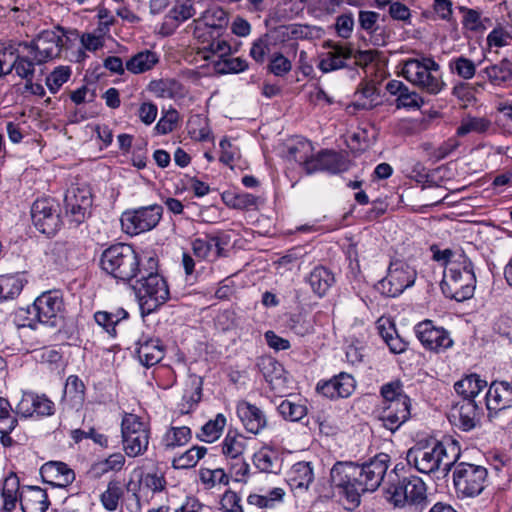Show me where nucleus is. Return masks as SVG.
<instances>
[{"label": "nucleus", "instance_id": "1", "mask_svg": "<svg viewBox=\"0 0 512 512\" xmlns=\"http://www.w3.org/2000/svg\"><path fill=\"white\" fill-rule=\"evenodd\" d=\"M372 460L363 465L353 462H337L331 469L330 478L334 488L345 497L353 510L360 504L361 495L375 491L384 480V465L382 461Z\"/></svg>", "mask_w": 512, "mask_h": 512}, {"label": "nucleus", "instance_id": "2", "mask_svg": "<svg viewBox=\"0 0 512 512\" xmlns=\"http://www.w3.org/2000/svg\"><path fill=\"white\" fill-rule=\"evenodd\" d=\"M460 456L459 442L451 437H445L433 445L409 449L407 462L413 464L421 473L430 474L441 470L446 476Z\"/></svg>", "mask_w": 512, "mask_h": 512}, {"label": "nucleus", "instance_id": "3", "mask_svg": "<svg viewBox=\"0 0 512 512\" xmlns=\"http://www.w3.org/2000/svg\"><path fill=\"white\" fill-rule=\"evenodd\" d=\"M148 257L140 255L130 244L116 243L103 250L99 265L106 274L118 282L129 284L138 278Z\"/></svg>", "mask_w": 512, "mask_h": 512}, {"label": "nucleus", "instance_id": "4", "mask_svg": "<svg viewBox=\"0 0 512 512\" xmlns=\"http://www.w3.org/2000/svg\"><path fill=\"white\" fill-rule=\"evenodd\" d=\"M135 280L133 289L142 314L153 313L169 299L168 284L158 273V259L155 256L149 255L145 259V267Z\"/></svg>", "mask_w": 512, "mask_h": 512}, {"label": "nucleus", "instance_id": "5", "mask_svg": "<svg viewBox=\"0 0 512 512\" xmlns=\"http://www.w3.org/2000/svg\"><path fill=\"white\" fill-rule=\"evenodd\" d=\"M475 283L472 262L464 254H460L458 259L447 267L441 290L446 297L462 302L473 296Z\"/></svg>", "mask_w": 512, "mask_h": 512}, {"label": "nucleus", "instance_id": "6", "mask_svg": "<svg viewBox=\"0 0 512 512\" xmlns=\"http://www.w3.org/2000/svg\"><path fill=\"white\" fill-rule=\"evenodd\" d=\"M400 75L429 95L439 94L446 86L440 65L431 57L410 58L404 61Z\"/></svg>", "mask_w": 512, "mask_h": 512}, {"label": "nucleus", "instance_id": "7", "mask_svg": "<svg viewBox=\"0 0 512 512\" xmlns=\"http://www.w3.org/2000/svg\"><path fill=\"white\" fill-rule=\"evenodd\" d=\"M452 468L453 485L458 498H473L484 490L488 477L484 466L457 461Z\"/></svg>", "mask_w": 512, "mask_h": 512}, {"label": "nucleus", "instance_id": "8", "mask_svg": "<svg viewBox=\"0 0 512 512\" xmlns=\"http://www.w3.org/2000/svg\"><path fill=\"white\" fill-rule=\"evenodd\" d=\"M386 494L389 495L388 501L394 507H405L406 505H420L426 501V485L424 481L417 476L398 477L394 479L391 475L389 486L386 488Z\"/></svg>", "mask_w": 512, "mask_h": 512}, {"label": "nucleus", "instance_id": "9", "mask_svg": "<svg viewBox=\"0 0 512 512\" xmlns=\"http://www.w3.org/2000/svg\"><path fill=\"white\" fill-rule=\"evenodd\" d=\"M27 312L33 316L32 320L43 325L60 326L64 319V301L61 292L58 290L43 292L28 307Z\"/></svg>", "mask_w": 512, "mask_h": 512}, {"label": "nucleus", "instance_id": "10", "mask_svg": "<svg viewBox=\"0 0 512 512\" xmlns=\"http://www.w3.org/2000/svg\"><path fill=\"white\" fill-rule=\"evenodd\" d=\"M56 29L61 32L59 35L54 30H43L30 42H22L19 45L29 51L38 65L45 64L55 58H59L63 47V36L65 29L57 26Z\"/></svg>", "mask_w": 512, "mask_h": 512}, {"label": "nucleus", "instance_id": "11", "mask_svg": "<svg viewBox=\"0 0 512 512\" xmlns=\"http://www.w3.org/2000/svg\"><path fill=\"white\" fill-rule=\"evenodd\" d=\"M410 398L397 380L386 384V429L394 432L410 418Z\"/></svg>", "mask_w": 512, "mask_h": 512}, {"label": "nucleus", "instance_id": "12", "mask_svg": "<svg viewBox=\"0 0 512 512\" xmlns=\"http://www.w3.org/2000/svg\"><path fill=\"white\" fill-rule=\"evenodd\" d=\"M123 449L129 457L145 453L148 448L150 431L135 414H126L121 423Z\"/></svg>", "mask_w": 512, "mask_h": 512}, {"label": "nucleus", "instance_id": "13", "mask_svg": "<svg viewBox=\"0 0 512 512\" xmlns=\"http://www.w3.org/2000/svg\"><path fill=\"white\" fill-rule=\"evenodd\" d=\"M162 213V206L157 204L126 211L121 216V225L127 234L138 235L155 228Z\"/></svg>", "mask_w": 512, "mask_h": 512}, {"label": "nucleus", "instance_id": "14", "mask_svg": "<svg viewBox=\"0 0 512 512\" xmlns=\"http://www.w3.org/2000/svg\"><path fill=\"white\" fill-rule=\"evenodd\" d=\"M417 278L416 269L404 259L392 256L386 269L388 290L386 296L397 297L414 285Z\"/></svg>", "mask_w": 512, "mask_h": 512}, {"label": "nucleus", "instance_id": "15", "mask_svg": "<svg viewBox=\"0 0 512 512\" xmlns=\"http://www.w3.org/2000/svg\"><path fill=\"white\" fill-rule=\"evenodd\" d=\"M31 218L36 229L47 236L55 235L62 224L58 205L49 198L38 199L33 203Z\"/></svg>", "mask_w": 512, "mask_h": 512}, {"label": "nucleus", "instance_id": "16", "mask_svg": "<svg viewBox=\"0 0 512 512\" xmlns=\"http://www.w3.org/2000/svg\"><path fill=\"white\" fill-rule=\"evenodd\" d=\"M223 25L206 24L205 29L195 27L194 36L201 42L199 48L200 54L205 60H209L213 55L225 56L230 52V45L224 39H220Z\"/></svg>", "mask_w": 512, "mask_h": 512}, {"label": "nucleus", "instance_id": "17", "mask_svg": "<svg viewBox=\"0 0 512 512\" xmlns=\"http://www.w3.org/2000/svg\"><path fill=\"white\" fill-rule=\"evenodd\" d=\"M415 333L423 347L435 353H441L452 347L450 333L443 327H437L431 320H424L415 326Z\"/></svg>", "mask_w": 512, "mask_h": 512}, {"label": "nucleus", "instance_id": "18", "mask_svg": "<svg viewBox=\"0 0 512 512\" xmlns=\"http://www.w3.org/2000/svg\"><path fill=\"white\" fill-rule=\"evenodd\" d=\"M386 92V105L395 106L396 109L419 110L425 104L423 97L402 81H389L386 84Z\"/></svg>", "mask_w": 512, "mask_h": 512}, {"label": "nucleus", "instance_id": "19", "mask_svg": "<svg viewBox=\"0 0 512 512\" xmlns=\"http://www.w3.org/2000/svg\"><path fill=\"white\" fill-rule=\"evenodd\" d=\"M485 400L488 411H495L497 420L503 415H507L506 423L512 419V387L509 383L492 382Z\"/></svg>", "mask_w": 512, "mask_h": 512}, {"label": "nucleus", "instance_id": "20", "mask_svg": "<svg viewBox=\"0 0 512 512\" xmlns=\"http://www.w3.org/2000/svg\"><path fill=\"white\" fill-rule=\"evenodd\" d=\"M356 382L352 375L341 372L329 380H322L317 383L316 391L329 398L339 399L349 397L355 390Z\"/></svg>", "mask_w": 512, "mask_h": 512}, {"label": "nucleus", "instance_id": "21", "mask_svg": "<svg viewBox=\"0 0 512 512\" xmlns=\"http://www.w3.org/2000/svg\"><path fill=\"white\" fill-rule=\"evenodd\" d=\"M136 346L138 359L145 367L154 366L164 358L165 347L159 338L142 334Z\"/></svg>", "mask_w": 512, "mask_h": 512}, {"label": "nucleus", "instance_id": "22", "mask_svg": "<svg viewBox=\"0 0 512 512\" xmlns=\"http://www.w3.org/2000/svg\"><path fill=\"white\" fill-rule=\"evenodd\" d=\"M40 474L44 482L65 488L75 480L74 471L64 462L50 461L42 465Z\"/></svg>", "mask_w": 512, "mask_h": 512}, {"label": "nucleus", "instance_id": "23", "mask_svg": "<svg viewBox=\"0 0 512 512\" xmlns=\"http://www.w3.org/2000/svg\"><path fill=\"white\" fill-rule=\"evenodd\" d=\"M196 15L194 0H175L174 6L165 16L161 31L165 35L172 34L180 23Z\"/></svg>", "mask_w": 512, "mask_h": 512}, {"label": "nucleus", "instance_id": "24", "mask_svg": "<svg viewBox=\"0 0 512 512\" xmlns=\"http://www.w3.org/2000/svg\"><path fill=\"white\" fill-rule=\"evenodd\" d=\"M347 168V162L342 155L334 151L323 150L314 157L312 164H308L307 174L318 171L336 174L347 170Z\"/></svg>", "mask_w": 512, "mask_h": 512}, {"label": "nucleus", "instance_id": "25", "mask_svg": "<svg viewBox=\"0 0 512 512\" xmlns=\"http://www.w3.org/2000/svg\"><path fill=\"white\" fill-rule=\"evenodd\" d=\"M478 77L487 79L496 87L512 86V61L503 58L498 63L490 64L479 71Z\"/></svg>", "mask_w": 512, "mask_h": 512}, {"label": "nucleus", "instance_id": "26", "mask_svg": "<svg viewBox=\"0 0 512 512\" xmlns=\"http://www.w3.org/2000/svg\"><path fill=\"white\" fill-rule=\"evenodd\" d=\"M237 415L246 431L252 434H258L267 425V419L263 411L247 401L238 403Z\"/></svg>", "mask_w": 512, "mask_h": 512}, {"label": "nucleus", "instance_id": "27", "mask_svg": "<svg viewBox=\"0 0 512 512\" xmlns=\"http://www.w3.org/2000/svg\"><path fill=\"white\" fill-rule=\"evenodd\" d=\"M19 503L23 512H46L50 501L46 490L38 486H26L19 496Z\"/></svg>", "mask_w": 512, "mask_h": 512}, {"label": "nucleus", "instance_id": "28", "mask_svg": "<svg viewBox=\"0 0 512 512\" xmlns=\"http://www.w3.org/2000/svg\"><path fill=\"white\" fill-rule=\"evenodd\" d=\"M482 409L478 407L475 400L463 399L457 404L452 412V417L458 420L459 427L463 431H470L480 421Z\"/></svg>", "mask_w": 512, "mask_h": 512}, {"label": "nucleus", "instance_id": "29", "mask_svg": "<svg viewBox=\"0 0 512 512\" xmlns=\"http://www.w3.org/2000/svg\"><path fill=\"white\" fill-rule=\"evenodd\" d=\"M353 56V49L348 45L336 44L333 49L328 51L320 60L318 68L323 73H328L334 70L345 67V61L351 59Z\"/></svg>", "mask_w": 512, "mask_h": 512}, {"label": "nucleus", "instance_id": "30", "mask_svg": "<svg viewBox=\"0 0 512 512\" xmlns=\"http://www.w3.org/2000/svg\"><path fill=\"white\" fill-rule=\"evenodd\" d=\"M355 97L356 100L353 102V106L356 109L369 110L382 104L380 88L377 87L374 81L361 83L355 93Z\"/></svg>", "mask_w": 512, "mask_h": 512}, {"label": "nucleus", "instance_id": "31", "mask_svg": "<svg viewBox=\"0 0 512 512\" xmlns=\"http://www.w3.org/2000/svg\"><path fill=\"white\" fill-rule=\"evenodd\" d=\"M192 250L194 255L203 260L214 261L222 255L220 239L216 236H205L196 238L192 241Z\"/></svg>", "mask_w": 512, "mask_h": 512}, {"label": "nucleus", "instance_id": "32", "mask_svg": "<svg viewBox=\"0 0 512 512\" xmlns=\"http://www.w3.org/2000/svg\"><path fill=\"white\" fill-rule=\"evenodd\" d=\"M148 89L159 98H183L186 95L185 87L181 82L172 78L153 80Z\"/></svg>", "mask_w": 512, "mask_h": 512}, {"label": "nucleus", "instance_id": "33", "mask_svg": "<svg viewBox=\"0 0 512 512\" xmlns=\"http://www.w3.org/2000/svg\"><path fill=\"white\" fill-rule=\"evenodd\" d=\"M314 480L313 468L310 462L295 463L288 475V484L292 490H307Z\"/></svg>", "mask_w": 512, "mask_h": 512}, {"label": "nucleus", "instance_id": "34", "mask_svg": "<svg viewBox=\"0 0 512 512\" xmlns=\"http://www.w3.org/2000/svg\"><path fill=\"white\" fill-rule=\"evenodd\" d=\"M253 463L257 469L265 473L278 474L282 468V458L270 447H262L257 451L253 456Z\"/></svg>", "mask_w": 512, "mask_h": 512}, {"label": "nucleus", "instance_id": "35", "mask_svg": "<svg viewBox=\"0 0 512 512\" xmlns=\"http://www.w3.org/2000/svg\"><path fill=\"white\" fill-rule=\"evenodd\" d=\"M85 385L76 375H70L65 383L62 401L67 402L72 408L82 406L85 400Z\"/></svg>", "mask_w": 512, "mask_h": 512}, {"label": "nucleus", "instance_id": "36", "mask_svg": "<svg viewBox=\"0 0 512 512\" xmlns=\"http://www.w3.org/2000/svg\"><path fill=\"white\" fill-rule=\"evenodd\" d=\"M379 13L373 11H360L359 12V24L360 27L370 35V41L373 45L383 46L384 45V30L381 29L377 22L379 20Z\"/></svg>", "mask_w": 512, "mask_h": 512}, {"label": "nucleus", "instance_id": "37", "mask_svg": "<svg viewBox=\"0 0 512 512\" xmlns=\"http://www.w3.org/2000/svg\"><path fill=\"white\" fill-rule=\"evenodd\" d=\"M308 283L315 294L323 296L334 283V275L326 267L316 266L308 276Z\"/></svg>", "mask_w": 512, "mask_h": 512}, {"label": "nucleus", "instance_id": "38", "mask_svg": "<svg viewBox=\"0 0 512 512\" xmlns=\"http://www.w3.org/2000/svg\"><path fill=\"white\" fill-rule=\"evenodd\" d=\"M126 318H128V312L123 308H117L114 312L97 311L94 314L96 323L111 337H116V326Z\"/></svg>", "mask_w": 512, "mask_h": 512}, {"label": "nucleus", "instance_id": "39", "mask_svg": "<svg viewBox=\"0 0 512 512\" xmlns=\"http://www.w3.org/2000/svg\"><path fill=\"white\" fill-rule=\"evenodd\" d=\"M19 489V478L14 473H11L5 478L1 491L4 511L11 512L16 508L20 496Z\"/></svg>", "mask_w": 512, "mask_h": 512}, {"label": "nucleus", "instance_id": "40", "mask_svg": "<svg viewBox=\"0 0 512 512\" xmlns=\"http://www.w3.org/2000/svg\"><path fill=\"white\" fill-rule=\"evenodd\" d=\"M288 157L303 166L307 173L308 164L313 163V145L306 139H298L289 146Z\"/></svg>", "mask_w": 512, "mask_h": 512}, {"label": "nucleus", "instance_id": "41", "mask_svg": "<svg viewBox=\"0 0 512 512\" xmlns=\"http://www.w3.org/2000/svg\"><path fill=\"white\" fill-rule=\"evenodd\" d=\"M158 61L159 58L155 52L144 50L132 56L126 62V69L133 74H140L151 70Z\"/></svg>", "mask_w": 512, "mask_h": 512}, {"label": "nucleus", "instance_id": "42", "mask_svg": "<svg viewBox=\"0 0 512 512\" xmlns=\"http://www.w3.org/2000/svg\"><path fill=\"white\" fill-rule=\"evenodd\" d=\"M487 386V382L482 380L477 374H470L454 384L455 391L462 395L463 399H473Z\"/></svg>", "mask_w": 512, "mask_h": 512}, {"label": "nucleus", "instance_id": "43", "mask_svg": "<svg viewBox=\"0 0 512 512\" xmlns=\"http://www.w3.org/2000/svg\"><path fill=\"white\" fill-rule=\"evenodd\" d=\"M223 202L230 208L238 210H250L256 208L259 198L246 192H229L222 194Z\"/></svg>", "mask_w": 512, "mask_h": 512}, {"label": "nucleus", "instance_id": "44", "mask_svg": "<svg viewBox=\"0 0 512 512\" xmlns=\"http://www.w3.org/2000/svg\"><path fill=\"white\" fill-rule=\"evenodd\" d=\"M246 449V439L243 435L228 431L222 442V453L227 459H239Z\"/></svg>", "mask_w": 512, "mask_h": 512}, {"label": "nucleus", "instance_id": "45", "mask_svg": "<svg viewBox=\"0 0 512 512\" xmlns=\"http://www.w3.org/2000/svg\"><path fill=\"white\" fill-rule=\"evenodd\" d=\"M256 366L269 384L280 379L284 372L283 366L271 356L259 357Z\"/></svg>", "mask_w": 512, "mask_h": 512}, {"label": "nucleus", "instance_id": "46", "mask_svg": "<svg viewBox=\"0 0 512 512\" xmlns=\"http://www.w3.org/2000/svg\"><path fill=\"white\" fill-rule=\"evenodd\" d=\"M225 425L226 417L219 413L215 419L209 420L202 426L200 433L197 434V438L200 441L212 443L221 436Z\"/></svg>", "mask_w": 512, "mask_h": 512}, {"label": "nucleus", "instance_id": "47", "mask_svg": "<svg viewBox=\"0 0 512 512\" xmlns=\"http://www.w3.org/2000/svg\"><path fill=\"white\" fill-rule=\"evenodd\" d=\"M191 438L192 433L189 427H170L164 434L162 442L166 449H173L187 444Z\"/></svg>", "mask_w": 512, "mask_h": 512}, {"label": "nucleus", "instance_id": "48", "mask_svg": "<svg viewBox=\"0 0 512 512\" xmlns=\"http://www.w3.org/2000/svg\"><path fill=\"white\" fill-rule=\"evenodd\" d=\"M123 494L122 483L113 479L108 482L107 489L100 496V501L106 510L115 511Z\"/></svg>", "mask_w": 512, "mask_h": 512}, {"label": "nucleus", "instance_id": "49", "mask_svg": "<svg viewBox=\"0 0 512 512\" xmlns=\"http://www.w3.org/2000/svg\"><path fill=\"white\" fill-rule=\"evenodd\" d=\"M35 65H38L34 60V56L29 55H17L12 65L6 71V73H11L12 70H15L16 74L26 81L29 79H33L35 74Z\"/></svg>", "mask_w": 512, "mask_h": 512}, {"label": "nucleus", "instance_id": "50", "mask_svg": "<svg viewBox=\"0 0 512 512\" xmlns=\"http://www.w3.org/2000/svg\"><path fill=\"white\" fill-rule=\"evenodd\" d=\"M207 449L203 446H193L179 457L174 458L172 466L175 469H189L196 466L198 461L204 457Z\"/></svg>", "mask_w": 512, "mask_h": 512}, {"label": "nucleus", "instance_id": "51", "mask_svg": "<svg viewBox=\"0 0 512 512\" xmlns=\"http://www.w3.org/2000/svg\"><path fill=\"white\" fill-rule=\"evenodd\" d=\"M64 203L79 204L84 209H91L92 207V193L87 186H71L65 193Z\"/></svg>", "mask_w": 512, "mask_h": 512}, {"label": "nucleus", "instance_id": "52", "mask_svg": "<svg viewBox=\"0 0 512 512\" xmlns=\"http://www.w3.org/2000/svg\"><path fill=\"white\" fill-rule=\"evenodd\" d=\"M449 69L464 80L472 79L476 74V64L470 58L458 56L449 61Z\"/></svg>", "mask_w": 512, "mask_h": 512}, {"label": "nucleus", "instance_id": "53", "mask_svg": "<svg viewBox=\"0 0 512 512\" xmlns=\"http://www.w3.org/2000/svg\"><path fill=\"white\" fill-rule=\"evenodd\" d=\"M24 287L23 281L16 275L0 277V300L14 299Z\"/></svg>", "mask_w": 512, "mask_h": 512}, {"label": "nucleus", "instance_id": "54", "mask_svg": "<svg viewBox=\"0 0 512 512\" xmlns=\"http://www.w3.org/2000/svg\"><path fill=\"white\" fill-rule=\"evenodd\" d=\"M278 412L285 420L300 421L307 414L305 405L292 402L288 399L283 400L278 406Z\"/></svg>", "mask_w": 512, "mask_h": 512}, {"label": "nucleus", "instance_id": "55", "mask_svg": "<svg viewBox=\"0 0 512 512\" xmlns=\"http://www.w3.org/2000/svg\"><path fill=\"white\" fill-rule=\"evenodd\" d=\"M125 464V457L122 453H113L109 455L105 460L96 463L93 466V471L96 476H101L110 471L118 472Z\"/></svg>", "mask_w": 512, "mask_h": 512}, {"label": "nucleus", "instance_id": "56", "mask_svg": "<svg viewBox=\"0 0 512 512\" xmlns=\"http://www.w3.org/2000/svg\"><path fill=\"white\" fill-rule=\"evenodd\" d=\"M18 424L10 402L0 397V432H12Z\"/></svg>", "mask_w": 512, "mask_h": 512}, {"label": "nucleus", "instance_id": "57", "mask_svg": "<svg viewBox=\"0 0 512 512\" xmlns=\"http://www.w3.org/2000/svg\"><path fill=\"white\" fill-rule=\"evenodd\" d=\"M491 127V121L484 117H470L461 122L457 135L464 136L470 132L484 133Z\"/></svg>", "mask_w": 512, "mask_h": 512}, {"label": "nucleus", "instance_id": "58", "mask_svg": "<svg viewBox=\"0 0 512 512\" xmlns=\"http://www.w3.org/2000/svg\"><path fill=\"white\" fill-rule=\"evenodd\" d=\"M36 360L41 364H46L51 370H56L62 366V354L55 348L45 347L36 352Z\"/></svg>", "mask_w": 512, "mask_h": 512}, {"label": "nucleus", "instance_id": "59", "mask_svg": "<svg viewBox=\"0 0 512 512\" xmlns=\"http://www.w3.org/2000/svg\"><path fill=\"white\" fill-rule=\"evenodd\" d=\"M70 76L71 70L68 66H59L47 76L46 85L51 93H56L69 80Z\"/></svg>", "mask_w": 512, "mask_h": 512}, {"label": "nucleus", "instance_id": "60", "mask_svg": "<svg viewBox=\"0 0 512 512\" xmlns=\"http://www.w3.org/2000/svg\"><path fill=\"white\" fill-rule=\"evenodd\" d=\"M200 480L209 487H214L216 484L227 485L229 483L228 475L222 468L200 469Z\"/></svg>", "mask_w": 512, "mask_h": 512}, {"label": "nucleus", "instance_id": "61", "mask_svg": "<svg viewBox=\"0 0 512 512\" xmlns=\"http://www.w3.org/2000/svg\"><path fill=\"white\" fill-rule=\"evenodd\" d=\"M352 57L355 58V64L361 67L372 66L379 69L381 64V52L378 50L357 51Z\"/></svg>", "mask_w": 512, "mask_h": 512}, {"label": "nucleus", "instance_id": "62", "mask_svg": "<svg viewBox=\"0 0 512 512\" xmlns=\"http://www.w3.org/2000/svg\"><path fill=\"white\" fill-rule=\"evenodd\" d=\"M65 214L69 219L70 223H73L76 227L82 224L91 214V209H84L82 205L70 203H64Z\"/></svg>", "mask_w": 512, "mask_h": 512}, {"label": "nucleus", "instance_id": "63", "mask_svg": "<svg viewBox=\"0 0 512 512\" xmlns=\"http://www.w3.org/2000/svg\"><path fill=\"white\" fill-rule=\"evenodd\" d=\"M178 119V112L175 109H171L158 121L155 130L161 135L168 134L174 130Z\"/></svg>", "mask_w": 512, "mask_h": 512}, {"label": "nucleus", "instance_id": "64", "mask_svg": "<svg viewBox=\"0 0 512 512\" xmlns=\"http://www.w3.org/2000/svg\"><path fill=\"white\" fill-rule=\"evenodd\" d=\"M291 68L292 64L290 60L281 53L274 54L269 64V71L275 76L280 77L286 75Z\"/></svg>", "mask_w": 512, "mask_h": 512}]
</instances>
